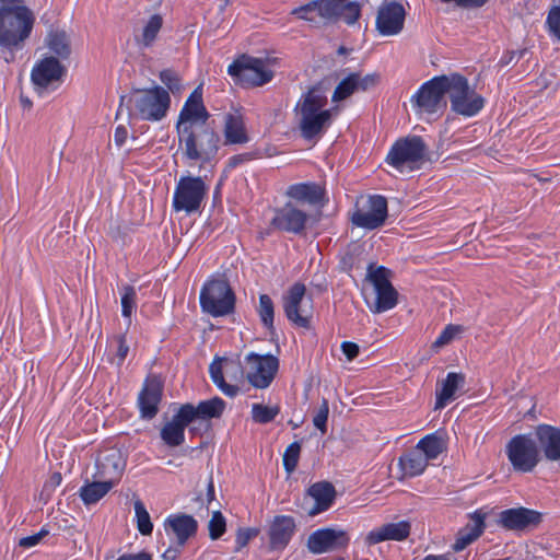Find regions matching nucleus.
<instances>
[{
    "mask_svg": "<svg viewBox=\"0 0 560 560\" xmlns=\"http://www.w3.org/2000/svg\"><path fill=\"white\" fill-rule=\"evenodd\" d=\"M326 105L327 96L320 86L311 88L299 100V128L305 140L320 137L332 124V112Z\"/></svg>",
    "mask_w": 560,
    "mask_h": 560,
    "instance_id": "nucleus-1",
    "label": "nucleus"
},
{
    "mask_svg": "<svg viewBox=\"0 0 560 560\" xmlns=\"http://www.w3.org/2000/svg\"><path fill=\"white\" fill-rule=\"evenodd\" d=\"M177 136L182 156L189 164L199 162L200 165H205L215 159L220 136L209 125L195 128L178 127Z\"/></svg>",
    "mask_w": 560,
    "mask_h": 560,
    "instance_id": "nucleus-2",
    "label": "nucleus"
},
{
    "mask_svg": "<svg viewBox=\"0 0 560 560\" xmlns=\"http://www.w3.org/2000/svg\"><path fill=\"white\" fill-rule=\"evenodd\" d=\"M34 15L25 5L0 7V46L16 48L31 34Z\"/></svg>",
    "mask_w": 560,
    "mask_h": 560,
    "instance_id": "nucleus-3",
    "label": "nucleus"
},
{
    "mask_svg": "<svg viewBox=\"0 0 560 560\" xmlns=\"http://www.w3.org/2000/svg\"><path fill=\"white\" fill-rule=\"evenodd\" d=\"M129 118L159 121L166 116L171 105L168 92L162 86L137 90L128 96Z\"/></svg>",
    "mask_w": 560,
    "mask_h": 560,
    "instance_id": "nucleus-4",
    "label": "nucleus"
},
{
    "mask_svg": "<svg viewBox=\"0 0 560 560\" xmlns=\"http://www.w3.org/2000/svg\"><path fill=\"white\" fill-rule=\"evenodd\" d=\"M428 158V145L419 136H408L394 142L386 162L400 173L419 170Z\"/></svg>",
    "mask_w": 560,
    "mask_h": 560,
    "instance_id": "nucleus-5",
    "label": "nucleus"
},
{
    "mask_svg": "<svg viewBox=\"0 0 560 560\" xmlns=\"http://www.w3.org/2000/svg\"><path fill=\"white\" fill-rule=\"evenodd\" d=\"M447 95L452 110L464 117L476 116L485 106V98L458 73L447 75Z\"/></svg>",
    "mask_w": 560,
    "mask_h": 560,
    "instance_id": "nucleus-6",
    "label": "nucleus"
},
{
    "mask_svg": "<svg viewBox=\"0 0 560 560\" xmlns=\"http://www.w3.org/2000/svg\"><path fill=\"white\" fill-rule=\"evenodd\" d=\"M199 302L205 313L220 317L234 312L235 295L225 280L210 279L200 291Z\"/></svg>",
    "mask_w": 560,
    "mask_h": 560,
    "instance_id": "nucleus-7",
    "label": "nucleus"
},
{
    "mask_svg": "<svg viewBox=\"0 0 560 560\" xmlns=\"http://www.w3.org/2000/svg\"><path fill=\"white\" fill-rule=\"evenodd\" d=\"M229 75L244 88L261 86L270 82L273 71L259 58L242 55L228 67Z\"/></svg>",
    "mask_w": 560,
    "mask_h": 560,
    "instance_id": "nucleus-8",
    "label": "nucleus"
},
{
    "mask_svg": "<svg viewBox=\"0 0 560 560\" xmlns=\"http://www.w3.org/2000/svg\"><path fill=\"white\" fill-rule=\"evenodd\" d=\"M207 192L208 187L200 176H183L174 189L172 207L176 212H198Z\"/></svg>",
    "mask_w": 560,
    "mask_h": 560,
    "instance_id": "nucleus-9",
    "label": "nucleus"
},
{
    "mask_svg": "<svg viewBox=\"0 0 560 560\" xmlns=\"http://www.w3.org/2000/svg\"><path fill=\"white\" fill-rule=\"evenodd\" d=\"M390 271L383 267L368 266L366 279L372 283L375 291V301L369 305L374 314H381L394 308L398 303V292L389 280Z\"/></svg>",
    "mask_w": 560,
    "mask_h": 560,
    "instance_id": "nucleus-10",
    "label": "nucleus"
},
{
    "mask_svg": "<svg viewBox=\"0 0 560 560\" xmlns=\"http://www.w3.org/2000/svg\"><path fill=\"white\" fill-rule=\"evenodd\" d=\"M513 469L518 472L533 471L540 460L539 450L530 434H517L505 446Z\"/></svg>",
    "mask_w": 560,
    "mask_h": 560,
    "instance_id": "nucleus-11",
    "label": "nucleus"
},
{
    "mask_svg": "<svg viewBox=\"0 0 560 560\" xmlns=\"http://www.w3.org/2000/svg\"><path fill=\"white\" fill-rule=\"evenodd\" d=\"M447 75L435 77L423 83L412 95V106L420 113L435 114L446 107Z\"/></svg>",
    "mask_w": 560,
    "mask_h": 560,
    "instance_id": "nucleus-12",
    "label": "nucleus"
},
{
    "mask_svg": "<svg viewBox=\"0 0 560 560\" xmlns=\"http://www.w3.org/2000/svg\"><path fill=\"white\" fill-rule=\"evenodd\" d=\"M312 299H306V287L295 282L282 296L284 314L290 323L301 328H308L312 317Z\"/></svg>",
    "mask_w": 560,
    "mask_h": 560,
    "instance_id": "nucleus-13",
    "label": "nucleus"
},
{
    "mask_svg": "<svg viewBox=\"0 0 560 560\" xmlns=\"http://www.w3.org/2000/svg\"><path fill=\"white\" fill-rule=\"evenodd\" d=\"M388 217L387 200L381 195H370L358 203L351 214L353 225L364 230H375L384 225Z\"/></svg>",
    "mask_w": 560,
    "mask_h": 560,
    "instance_id": "nucleus-14",
    "label": "nucleus"
},
{
    "mask_svg": "<svg viewBox=\"0 0 560 560\" xmlns=\"http://www.w3.org/2000/svg\"><path fill=\"white\" fill-rule=\"evenodd\" d=\"M65 73L63 66L55 57H45L37 61L31 72L35 91L43 95L48 90L57 89Z\"/></svg>",
    "mask_w": 560,
    "mask_h": 560,
    "instance_id": "nucleus-15",
    "label": "nucleus"
},
{
    "mask_svg": "<svg viewBox=\"0 0 560 560\" xmlns=\"http://www.w3.org/2000/svg\"><path fill=\"white\" fill-rule=\"evenodd\" d=\"M350 542L349 533L341 528H319L307 538V548L314 555L342 550Z\"/></svg>",
    "mask_w": 560,
    "mask_h": 560,
    "instance_id": "nucleus-16",
    "label": "nucleus"
},
{
    "mask_svg": "<svg viewBox=\"0 0 560 560\" xmlns=\"http://www.w3.org/2000/svg\"><path fill=\"white\" fill-rule=\"evenodd\" d=\"M249 365L247 378L256 388H266L273 381L279 369V360L272 354L249 353L246 357Z\"/></svg>",
    "mask_w": 560,
    "mask_h": 560,
    "instance_id": "nucleus-17",
    "label": "nucleus"
},
{
    "mask_svg": "<svg viewBox=\"0 0 560 560\" xmlns=\"http://www.w3.org/2000/svg\"><path fill=\"white\" fill-rule=\"evenodd\" d=\"M126 467V458L120 450L112 447L101 451L95 460L94 479H105L116 485Z\"/></svg>",
    "mask_w": 560,
    "mask_h": 560,
    "instance_id": "nucleus-18",
    "label": "nucleus"
},
{
    "mask_svg": "<svg viewBox=\"0 0 560 560\" xmlns=\"http://www.w3.org/2000/svg\"><path fill=\"white\" fill-rule=\"evenodd\" d=\"M209 117L210 114L203 104L202 89L198 86L190 93L182 107L176 129L178 127L195 128L200 125H208Z\"/></svg>",
    "mask_w": 560,
    "mask_h": 560,
    "instance_id": "nucleus-19",
    "label": "nucleus"
},
{
    "mask_svg": "<svg viewBox=\"0 0 560 560\" xmlns=\"http://www.w3.org/2000/svg\"><path fill=\"white\" fill-rule=\"evenodd\" d=\"M542 518L541 513L527 508H511L498 515V524L506 530L524 532L536 527Z\"/></svg>",
    "mask_w": 560,
    "mask_h": 560,
    "instance_id": "nucleus-20",
    "label": "nucleus"
},
{
    "mask_svg": "<svg viewBox=\"0 0 560 560\" xmlns=\"http://www.w3.org/2000/svg\"><path fill=\"white\" fill-rule=\"evenodd\" d=\"M308 215L293 203L287 202L275 210L271 226L285 233L300 234L304 231Z\"/></svg>",
    "mask_w": 560,
    "mask_h": 560,
    "instance_id": "nucleus-21",
    "label": "nucleus"
},
{
    "mask_svg": "<svg viewBox=\"0 0 560 560\" xmlns=\"http://www.w3.org/2000/svg\"><path fill=\"white\" fill-rule=\"evenodd\" d=\"M406 12L402 4L392 1L382 4L376 16V30L383 36L399 34L404 28Z\"/></svg>",
    "mask_w": 560,
    "mask_h": 560,
    "instance_id": "nucleus-22",
    "label": "nucleus"
},
{
    "mask_svg": "<svg viewBox=\"0 0 560 560\" xmlns=\"http://www.w3.org/2000/svg\"><path fill=\"white\" fill-rule=\"evenodd\" d=\"M163 386L156 376L148 377L138 395V407L142 419L151 420L159 412Z\"/></svg>",
    "mask_w": 560,
    "mask_h": 560,
    "instance_id": "nucleus-23",
    "label": "nucleus"
},
{
    "mask_svg": "<svg viewBox=\"0 0 560 560\" xmlns=\"http://www.w3.org/2000/svg\"><path fill=\"white\" fill-rule=\"evenodd\" d=\"M184 412L189 417L191 424L196 421H208L212 418H220L226 407L225 401L220 397H213L208 400L200 401L197 406L192 404H184L180 406ZM198 428L196 425L189 427L190 433H197Z\"/></svg>",
    "mask_w": 560,
    "mask_h": 560,
    "instance_id": "nucleus-24",
    "label": "nucleus"
},
{
    "mask_svg": "<svg viewBox=\"0 0 560 560\" xmlns=\"http://www.w3.org/2000/svg\"><path fill=\"white\" fill-rule=\"evenodd\" d=\"M535 442L546 459L560 460V428L550 424H538L534 432Z\"/></svg>",
    "mask_w": 560,
    "mask_h": 560,
    "instance_id": "nucleus-25",
    "label": "nucleus"
},
{
    "mask_svg": "<svg viewBox=\"0 0 560 560\" xmlns=\"http://www.w3.org/2000/svg\"><path fill=\"white\" fill-rule=\"evenodd\" d=\"M410 532L411 524L409 521L386 523L370 530L365 536V544L373 546L388 540L402 541L408 538Z\"/></svg>",
    "mask_w": 560,
    "mask_h": 560,
    "instance_id": "nucleus-26",
    "label": "nucleus"
},
{
    "mask_svg": "<svg viewBox=\"0 0 560 560\" xmlns=\"http://www.w3.org/2000/svg\"><path fill=\"white\" fill-rule=\"evenodd\" d=\"M197 528V521L187 514H172L164 521L166 535L174 538L179 547H184L187 540L196 534Z\"/></svg>",
    "mask_w": 560,
    "mask_h": 560,
    "instance_id": "nucleus-27",
    "label": "nucleus"
},
{
    "mask_svg": "<svg viewBox=\"0 0 560 560\" xmlns=\"http://www.w3.org/2000/svg\"><path fill=\"white\" fill-rule=\"evenodd\" d=\"M189 425H192L189 417L179 407L172 419L160 430L161 440L168 447L180 446L185 442V429Z\"/></svg>",
    "mask_w": 560,
    "mask_h": 560,
    "instance_id": "nucleus-28",
    "label": "nucleus"
},
{
    "mask_svg": "<svg viewBox=\"0 0 560 560\" xmlns=\"http://www.w3.org/2000/svg\"><path fill=\"white\" fill-rule=\"evenodd\" d=\"M285 196L302 205L323 206L326 191L323 186L315 182H305L290 185Z\"/></svg>",
    "mask_w": 560,
    "mask_h": 560,
    "instance_id": "nucleus-29",
    "label": "nucleus"
},
{
    "mask_svg": "<svg viewBox=\"0 0 560 560\" xmlns=\"http://www.w3.org/2000/svg\"><path fill=\"white\" fill-rule=\"evenodd\" d=\"M296 525L292 516L278 515L269 527V542L272 550L284 549L294 535Z\"/></svg>",
    "mask_w": 560,
    "mask_h": 560,
    "instance_id": "nucleus-30",
    "label": "nucleus"
},
{
    "mask_svg": "<svg viewBox=\"0 0 560 560\" xmlns=\"http://www.w3.org/2000/svg\"><path fill=\"white\" fill-rule=\"evenodd\" d=\"M308 495L315 501L308 514L314 516L327 511L336 498L335 487L327 481H319L312 485L307 490Z\"/></svg>",
    "mask_w": 560,
    "mask_h": 560,
    "instance_id": "nucleus-31",
    "label": "nucleus"
},
{
    "mask_svg": "<svg viewBox=\"0 0 560 560\" xmlns=\"http://www.w3.org/2000/svg\"><path fill=\"white\" fill-rule=\"evenodd\" d=\"M224 368L222 366V360H214L209 366V373L212 382L215 386L228 397H235L240 388L237 385L229 384L225 382L224 372L229 375L231 369L237 370L242 374V370L240 365L234 364L233 362H229L224 360Z\"/></svg>",
    "mask_w": 560,
    "mask_h": 560,
    "instance_id": "nucleus-32",
    "label": "nucleus"
},
{
    "mask_svg": "<svg viewBox=\"0 0 560 560\" xmlns=\"http://www.w3.org/2000/svg\"><path fill=\"white\" fill-rule=\"evenodd\" d=\"M223 132L226 144H243L248 141L243 117L237 112L224 116Z\"/></svg>",
    "mask_w": 560,
    "mask_h": 560,
    "instance_id": "nucleus-33",
    "label": "nucleus"
},
{
    "mask_svg": "<svg viewBox=\"0 0 560 560\" xmlns=\"http://www.w3.org/2000/svg\"><path fill=\"white\" fill-rule=\"evenodd\" d=\"M465 376L460 373L450 372L442 382V386L436 390L435 409L444 408L455 398V394L464 386Z\"/></svg>",
    "mask_w": 560,
    "mask_h": 560,
    "instance_id": "nucleus-34",
    "label": "nucleus"
},
{
    "mask_svg": "<svg viewBox=\"0 0 560 560\" xmlns=\"http://www.w3.org/2000/svg\"><path fill=\"white\" fill-rule=\"evenodd\" d=\"M485 522L483 516L480 514H474L472 524H468L466 527L460 529L456 536V539L452 546L455 552L464 550L467 546L474 542L483 532Z\"/></svg>",
    "mask_w": 560,
    "mask_h": 560,
    "instance_id": "nucleus-35",
    "label": "nucleus"
},
{
    "mask_svg": "<svg viewBox=\"0 0 560 560\" xmlns=\"http://www.w3.org/2000/svg\"><path fill=\"white\" fill-rule=\"evenodd\" d=\"M114 482L105 479H94L92 482L84 483L79 495L85 505L95 504L104 498L114 487Z\"/></svg>",
    "mask_w": 560,
    "mask_h": 560,
    "instance_id": "nucleus-36",
    "label": "nucleus"
},
{
    "mask_svg": "<svg viewBox=\"0 0 560 560\" xmlns=\"http://www.w3.org/2000/svg\"><path fill=\"white\" fill-rule=\"evenodd\" d=\"M446 447L445 434L439 431L425 435L416 445V448L421 451L429 462L436 459L444 451H446Z\"/></svg>",
    "mask_w": 560,
    "mask_h": 560,
    "instance_id": "nucleus-37",
    "label": "nucleus"
},
{
    "mask_svg": "<svg viewBox=\"0 0 560 560\" xmlns=\"http://www.w3.org/2000/svg\"><path fill=\"white\" fill-rule=\"evenodd\" d=\"M428 464L429 460L425 458V455L416 447L399 457V466L404 475L407 477L421 475L425 470Z\"/></svg>",
    "mask_w": 560,
    "mask_h": 560,
    "instance_id": "nucleus-38",
    "label": "nucleus"
},
{
    "mask_svg": "<svg viewBox=\"0 0 560 560\" xmlns=\"http://www.w3.org/2000/svg\"><path fill=\"white\" fill-rule=\"evenodd\" d=\"M163 26V18L160 14L151 15L144 23L141 34L136 37L137 42L144 48L151 47L158 38Z\"/></svg>",
    "mask_w": 560,
    "mask_h": 560,
    "instance_id": "nucleus-39",
    "label": "nucleus"
},
{
    "mask_svg": "<svg viewBox=\"0 0 560 560\" xmlns=\"http://www.w3.org/2000/svg\"><path fill=\"white\" fill-rule=\"evenodd\" d=\"M121 315L127 319L128 325L131 323V316L137 310V290L135 287L124 284L119 288Z\"/></svg>",
    "mask_w": 560,
    "mask_h": 560,
    "instance_id": "nucleus-40",
    "label": "nucleus"
},
{
    "mask_svg": "<svg viewBox=\"0 0 560 560\" xmlns=\"http://www.w3.org/2000/svg\"><path fill=\"white\" fill-rule=\"evenodd\" d=\"M357 82V72L349 73L336 86L331 100L334 102H340L350 97L355 92H360Z\"/></svg>",
    "mask_w": 560,
    "mask_h": 560,
    "instance_id": "nucleus-41",
    "label": "nucleus"
},
{
    "mask_svg": "<svg viewBox=\"0 0 560 560\" xmlns=\"http://www.w3.org/2000/svg\"><path fill=\"white\" fill-rule=\"evenodd\" d=\"M257 313L264 327H266L269 330L273 329L275 304L272 299L268 294L259 295V305L257 307Z\"/></svg>",
    "mask_w": 560,
    "mask_h": 560,
    "instance_id": "nucleus-42",
    "label": "nucleus"
},
{
    "mask_svg": "<svg viewBox=\"0 0 560 560\" xmlns=\"http://www.w3.org/2000/svg\"><path fill=\"white\" fill-rule=\"evenodd\" d=\"M279 406H266L262 404L252 405V419L255 423L267 424L279 415Z\"/></svg>",
    "mask_w": 560,
    "mask_h": 560,
    "instance_id": "nucleus-43",
    "label": "nucleus"
},
{
    "mask_svg": "<svg viewBox=\"0 0 560 560\" xmlns=\"http://www.w3.org/2000/svg\"><path fill=\"white\" fill-rule=\"evenodd\" d=\"M48 48L61 58L70 55V47L65 32L50 33L47 39Z\"/></svg>",
    "mask_w": 560,
    "mask_h": 560,
    "instance_id": "nucleus-44",
    "label": "nucleus"
},
{
    "mask_svg": "<svg viewBox=\"0 0 560 560\" xmlns=\"http://www.w3.org/2000/svg\"><path fill=\"white\" fill-rule=\"evenodd\" d=\"M317 15L325 21H336L340 12L341 0H316Z\"/></svg>",
    "mask_w": 560,
    "mask_h": 560,
    "instance_id": "nucleus-45",
    "label": "nucleus"
},
{
    "mask_svg": "<svg viewBox=\"0 0 560 560\" xmlns=\"http://www.w3.org/2000/svg\"><path fill=\"white\" fill-rule=\"evenodd\" d=\"M135 513L137 520V527L140 534L151 535L153 530V524L151 522L149 512L147 511L144 504L139 500L135 502Z\"/></svg>",
    "mask_w": 560,
    "mask_h": 560,
    "instance_id": "nucleus-46",
    "label": "nucleus"
},
{
    "mask_svg": "<svg viewBox=\"0 0 560 560\" xmlns=\"http://www.w3.org/2000/svg\"><path fill=\"white\" fill-rule=\"evenodd\" d=\"M361 14L360 4L357 1L341 0L338 20L351 25L358 21Z\"/></svg>",
    "mask_w": 560,
    "mask_h": 560,
    "instance_id": "nucleus-47",
    "label": "nucleus"
},
{
    "mask_svg": "<svg viewBox=\"0 0 560 560\" xmlns=\"http://www.w3.org/2000/svg\"><path fill=\"white\" fill-rule=\"evenodd\" d=\"M546 28L551 37L560 42V4L549 10L546 19Z\"/></svg>",
    "mask_w": 560,
    "mask_h": 560,
    "instance_id": "nucleus-48",
    "label": "nucleus"
},
{
    "mask_svg": "<svg viewBox=\"0 0 560 560\" xmlns=\"http://www.w3.org/2000/svg\"><path fill=\"white\" fill-rule=\"evenodd\" d=\"M301 444L299 442L291 443L283 454V467L288 472H292L299 462Z\"/></svg>",
    "mask_w": 560,
    "mask_h": 560,
    "instance_id": "nucleus-49",
    "label": "nucleus"
},
{
    "mask_svg": "<svg viewBox=\"0 0 560 560\" xmlns=\"http://www.w3.org/2000/svg\"><path fill=\"white\" fill-rule=\"evenodd\" d=\"M209 536L212 540L219 539L226 529L225 518L220 511L212 514L208 524Z\"/></svg>",
    "mask_w": 560,
    "mask_h": 560,
    "instance_id": "nucleus-50",
    "label": "nucleus"
},
{
    "mask_svg": "<svg viewBox=\"0 0 560 560\" xmlns=\"http://www.w3.org/2000/svg\"><path fill=\"white\" fill-rule=\"evenodd\" d=\"M292 15H295L296 18L301 20H305L308 22H315L317 15V2L316 0H312L308 3L294 8L291 11Z\"/></svg>",
    "mask_w": 560,
    "mask_h": 560,
    "instance_id": "nucleus-51",
    "label": "nucleus"
},
{
    "mask_svg": "<svg viewBox=\"0 0 560 560\" xmlns=\"http://www.w3.org/2000/svg\"><path fill=\"white\" fill-rule=\"evenodd\" d=\"M329 415V405L327 399H323L322 404L313 418V424L316 429H318L323 434L327 431V420Z\"/></svg>",
    "mask_w": 560,
    "mask_h": 560,
    "instance_id": "nucleus-52",
    "label": "nucleus"
},
{
    "mask_svg": "<svg viewBox=\"0 0 560 560\" xmlns=\"http://www.w3.org/2000/svg\"><path fill=\"white\" fill-rule=\"evenodd\" d=\"M381 75L377 72L368 73L362 75L360 72H357V83L359 85L360 92H368L376 88L380 83Z\"/></svg>",
    "mask_w": 560,
    "mask_h": 560,
    "instance_id": "nucleus-53",
    "label": "nucleus"
},
{
    "mask_svg": "<svg viewBox=\"0 0 560 560\" xmlns=\"http://www.w3.org/2000/svg\"><path fill=\"white\" fill-rule=\"evenodd\" d=\"M460 331L459 326L447 325L434 341L435 347H443L451 342L453 338Z\"/></svg>",
    "mask_w": 560,
    "mask_h": 560,
    "instance_id": "nucleus-54",
    "label": "nucleus"
},
{
    "mask_svg": "<svg viewBox=\"0 0 560 560\" xmlns=\"http://www.w3.org/2000/svg\"><path fill=\"white\" fill-rule=\"evenodd\" d=\"M160 79L172 92H178L182 89L179 78L172 70L161 71Z\"/></svg>",
    "mask_w": 560,
    "mask_h": 560,
    "instance_id": "nucleus-55",
    "label": "nucleus"
},
{
    "mask_svg": "<svg viewBox=\"0 0 560 560\" xmlns=\"http://www.w3.org/2000/svg\"><path fill=\"white\" fill-rule=\"evenodd\" d=\"M257 535V530L253 528H242L237 532L235 538V551L242 550L249 540Z\"/></svg>",
    "mask_w": 560,
    "mask_h": 560,
    "instance_id": "nucleus-56",
    "label": "nucleus"
},
{
    "mask_svg": "<svg viewBox=\"0 0 560 560\" xmlns=\"http://www.w3.org/2000/svg\"><path fill=\"white\" fill-rule=\"evenodd\" d=\"M49 534V530L46 527H42V529L31 536H26L20 539L19 545L23 548H32L37 546L43 538H45Z\"/></svg>",
    "mask_w": 560,
    "mask_h": 560,
    "instance_id": "nucleus-57",
    "label": "nucleus"
},
{
    "mask_svg": "<svg viewBox=\"0 0 560 560\" xmlns=\"http://www.w3.org/2000/svg\"><path fill=\"white\" fill-rule=\"evenodd\" d=\"M128 351H129V346L127 345L126 337L124 335H121L117 338L116 357H117L118 365L122 364V362L125 361V359L128 354Z\"/></svg>",
    "mask_w": 560,
    "mask_h": 560,
    "instance_id": "nucleus-58",
    "label": "nucleus"
},
{
    "mask_svg": "<svg viewBox=\"0 0 560 560\" xmlns=\"http://www.w3.org/2000/svg\"><path fill=\"white\" fill-rule=\"evenodd\" d=\"M341 350L349 361L353 360L359 354V346L351 341H343Z\"/></svg>",
    "mask_w": 560,
    "mask_h": 560,
    "instance_id": "nucleus-59",
    "label": "nucleus"
},
{
    "mask_svg": "<svg viewBox=\"0 0 560 560\" xmlns=\"http://www.w3.org/2000/svg\"><path fill=\"white\" fill-rule=\"evenodd\" d=\"M128 138V130L125 126L119 125L114 135V140L116 145L122 147Z\"/></svg>",
    "mask_w": 560,
    "mask_h": 560,
    "instance_id": "nucleus-60",
    "label": "nucleus"
},
{
    "mask_svg": "<svg viewBox=\"0 0 560 560\" xmlns=\"http://www.w3.org/2000/svg\"><path fill=\"white\" fill-rule=\"evenodd\" d=\"M116 560H153L152 556L148 552L141 551L137 553H124Z\"/></svg>",
    "mask_w": 560,
    "mask_h": 560,
    "instance_id": "nucleus-61",
    "label": "nucleus"
},
{
    "mask_svg": "<svg viewBox=\"0 0 560 560\" xmlns=\"http://www.w3.org/2000/svg\"><path fill=\"white\" fill-rule=\"evenodd\" d=\"M183 547H179L177 544H176V547H170L167 548L164 552H163V558L165 560H175L178 555L180 553V549Z\"/></svg>",
    "mask_w": 560,
    "mask_h": 560,
    "instance_id": "nucleus-62",
    "label": "nucleus"
},
{
    "mask_svg": "<svg viewBox=\"0 0 560 560\" xmlns=\"http://www.w3.org/2000/svg\"><path fill=\"white\" fill-rule=\"evenodd\" d=\"M488 0H458L457 5L459 7H482Z\"/></svg>",
    "mask_w": 560,
    "mask_h": 560,
    "instance_id": "nucleus-63",
    "label": "nucleus"
},
{
    "mask_svg": "<svg viewBox=\"0 0 560 560\" xmlns=\"http://www.w3.org/2000/svg\"><path fill=\"white\" fill-rule=\"evenodd\" d=\"M207 497H208L209 501L214 499V483H213L212 476L209 478V482L207 486Z\"/></svg>",
    "mask_w": 560,
    "mask_h": 560,
    "instance_id": "nucleus-64",
    "label": "nucleus"
}]
</instances>
